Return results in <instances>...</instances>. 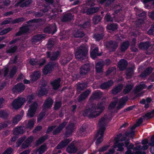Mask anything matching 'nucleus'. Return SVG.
<instances>
[{"instance_id": "nucleus-1", "label": "nucleus", "mask_w": 154, "mask_h": 154, "mask_svg": "<svg viewBox=\"0 0 154 154\" xmlns=\"http://www.w3.org/2000/svg\"><path fill=\"white\" fill-rule=\"evenodd\" d=\"M105 109L103 103H98L96 107H91L84 110L83 113L84 116H88L90 118H94L97 116Z\"/></svg>"}, {"instance_id": "nucleus-44", "label": "nucleus", "mask_w": 154, "mask_h": 154, "mask_svg": "<svg viewBox=\"0 0 154 154\" xmlns=\"http://www.w3.org/2000/svg\"><path fill=\"white\" fill-rule=\"evenodd\" d=\"M47 149V147L45 145H42L37 149V152L38 154H42Z\"/></svg>"}, {"instance_id": "nucleus-9", "label": "nucleus", "mask_w": 154, "mask_h": 154, "mask_svg": "<svg viewBox=\"0 0 154 154\" xmlns=\"http://www.w3.org/2000/svg\"><path fill=\"white\" fill-rule=\"evenodd\" d=\"M70 140L69 139H66L61 141L55 148L53 151L54 152L58 153L57 150L58 149L62 148L66 146L69 142Z\"/></svg>"}, {"instance_id": "nucleus-42", "label": "nucleus", "mask_w": 154, "mask_h": 154, "mask_svg": "<svg viewBox=\"0 0 154 154\" xmlns=\"http://www.w3.org/2000/svg\"><path fill=\"white\" fill-rule=\"evenodd\" d=\"M87 87V83H83L79 84L77 86V90L79 91H82Z\"/></svg>"}, {"instance_id": "nucleus-50", "label": "nucleus", "mask_w": 154, "mask_h": 154, "mask_svg": "<svg viewBox=\"0 0 154 154\" xmlns=\"http://www.w3.org/2000/svg\"><path fill=\"white\" fill-rule=\"evenodd\" d=\"M47 138V136H44L38 139L36 142V144L39 145L44 142Z\"/></svg>"}, {"instance_id": "nucleus-34", "label": "nucleus", "mask_w": 154, "mask_h": 154, "mask_svg": "<svg viewBox=\"0 0 154 154\" xmlns=\"http://www.w3.org/2000/svg\"><path fill=\"white\" fill-rule=\"evenodd\" d=\"M73 16L70 13H67L64 15L62 21L66 22L71 20L73 18Z\"/></svg>"}, {"instance_id": "nucleus-13", "label": "nucleus", "mask_w": 154, "mask_h": 154, "mask_svg": "<svg viewBox=\"0 0 154 154\" xmlns=\"http://www.w3.org/2000/svg\"><path fill=\"white\" fill-rule=\"evenodd\" d=\"M128 100L127 97H123L119 100L117 106V110H119L124 106Z\"/></svg>"}, {"instance_id": "nucleus-26", "label": "nucleus", "mask_w": 154, "mask_h": 154, "mask_svg": "<svg viewBox=\"0 0 154 154\" xmlns=\"http://www.w3.org/2000/svg\"><path fill=\"white\" fill-rule=\"evenodd\" d=\"M60 79L58 78L57 80H55L51 82V84L54 89L56 90L60 87Z\"/></svg>"}, {"instance_id": "nucleus-24", "label": "nucleus", "mask_w": 154, "mask_h": 154, "mask_svg": "<svg viewBox=\"0 0 154 154\" xmlns=\"http://www.w3.org/2000/svg\"><path fill=\"white\" fill-rule=\"evenodd\" d=\"M123 85L122 84H119L118 86L114 87L111 90L112 93L114 95H116L122 89Z\"/></svg>"}, {"instance_id": "nucleus-25", "label": "nucleus", "mask_w": 154, "mask_h": 154, "mask_svg": "<svg viewBox=\"0 0 154 154\" xmlns=\"http://www.w3.org/2000/svg\"><path fill=\"white\" fill-rule=\"evenodd\" d=\"M98 47H95L91 52V56L93 59L95 58L97 56H100L101 55V53H98Z\"/></svg>"}, {"instance_id": "nucleus-2", "label": "nucleus", "mask_w": 154, "mask_h": 154, "mask_svg": "<svg viewBox=\"0 0 154 154\" xmlns=\"http://www.w3.org/2000/svg\"><path fill=\"white\" fill-rule=\"evenodd\" d=\"M88 47L84 45H81L77 49L75 53V57L77 59L83 60L87 59V55L88 54Z\"/></svg>"}, {"instance_id": "nucleus-43", "label": "nucleus", "mask_w": 154, "mask_h": 154, "mask_svg": "<svg viewBox=\"0 0 154 154\" xmlns=\"http://www.w3.org/2000/svg\"><path fill=\"white\" fill-rule=\"evenodd\" d=\"M133 86L134 85H127L123 90V93L125 94L128 93L132 89Z\"/></svg>"}, {"instance_id": "nucleus-57", "label": "nucleus", "mask_w": 154, "mask_h": 154, "mask_svg": "<svg viewBox=\"0 0 154 154\" xmlns=\"http://www.w3.org/2000/svg\"><path fill=\"white\" fill-rule=\"evenodd\" d=\"M135 134V132L134 131H131V132H126L125 133V135L127 137H133Z\"/></svg>"}, {"instance_id": "nucleus-29", "label": "nucleus", "mask_w": 154, "mask_h": 154, "mask_svg": "<svg viewBox=\"0 0 154 154\" xmlns=\"http://www.w3.org/2000/svg\"><path fill=\"white\" fill-rule=\"evenodd\" d=\"M66 122H63L62 124L60 125L58 127L53 131V134H57L59 133L66 125Z\"/></svg>"}, {"instance_id": "nucleus-19", "label": "nucleus", "mask_w": 154, "mask_h": 154, "mask_svg": "<svg viewBox=\"0 0 154 154\" xmlns=\"http://www.w3.org/2000/svg\"><path fill=\"white\" fill-rule=\"evenodd\" d=\"M127 65V61L125 60L122 59L119 62L118 66L120 70H123L126 69Z\"/></svg>"}, {"instance_id": "nucleus-62", "label": "nucleus", "mask_w": 154, "mask_h": 154, "mask_svg": "<svg viewBox=\"0 0 154 154\" xmlns=\"http://www.w3.org/2000/svg\"><path fill=\"white\" fill-rule=\"evenodd\" d=\"M61 102L60 101L56 102L54 105V108L55 110H57L61 106Z\"/></svg>"}, {"instance_id": "nucleus-59", "label": "nucleus", "mask_w": 154, "mask_h": 154, "mask_svg": "<svg viewBox=\"0 0 154 154\" xmlns=\"http://www.w3.org/2000/svg\"><path fill=\"white\" fill-rule=\"evenodd\" d=\"M31 2V0H28L26 2L22 3L21 5L20 6L22 7L27 6L29 5Z\"/></svg>"}, {"instance_id": "nucleus-49", "label": "nucleus", "mask_w": 154, "mask_h": 154, "mask_svg": "<svg viewBox=\"0 0 154 154\" xmlns=\"http://www.w3.org/2000/svg\"><path fill=\"white\" fill-rule=\"evenodd\" d=\"M84 35V33L79 30L77 31L74 35V36L76 38L82 37Z\"/></svg>"}, {"instance_id": "nucleus-3", "label": "nucleus", "mask_w": 154, "mask_h": 154, "mask_svg": "<svg viewBox=\"0 0 154 154\" xmlns=\"http://www.w3.org/2000/svg\"><path fill=\"white\" fill-rule=\"evenodd\" d=\"M109 115L106 114L99 120L98 124V130L104 131L105 130L106 126L109 121Z\"/></svg>"}, {"instance_id": "nucleus-58", "label": "nucleus", "mask_w": 154, "mask_h": 154, "mask_svg": "<svg viewBox=\"0 0 154 154\" xmlns=\"http://www.w3.org/2000/svg\"><path fill=\"white\" fill-rule=\"evenodd\" d=\"M27 99L28 100V102L26 105L25 107H28V104H30L32 103V100L34 99L32 95H29L27 97Z\"/></svg>"}, {"instance_id": "nucleus-64", "label": "nucleus", "mask_w": 154, "mask_h": 154, "mask_svg": "<svg viewBox=\"0 0 154 154\" xmlns=\"http://www.w3.org/2000/svg\"><path fill=\"white\" fill-rule=\"evenodd\" d=\"M148 33L149 35L154 34V25H152L148 31Z\"/></svg>"}, {"instance_id": "nucleus-11", "label": "nucleus", "mask_w": 154, "mask_h": 154, "mask_svg": "<svg viewBox=\"0 0 154 154\" xmlns=\"http://www.w3.org/2000/svg\"><path fill=\"white\" fill-rule=\"evenodd\" d=\"M56 26L55 24L47 26L44 29V32L46 33L54 34L56 32Z\"/></svg>"}, {"instance_id": "nucleus-28", "label": "nucleus", "mask_w": 154, "mask_h": 154, "mask_svg": "<svg viewBox=\"0 0 154 154\" xmlns=\"http://www.w3.org/2000/svg\"><path fill=\"white\" fill-rule=\"evenodd\" d=\"M134 66L131 68H129L127 69L126 72V78L127 79H129L131 77L134 73Z\"/></svg>"}, {"instance_id": "nucleus-37", "label": "nucleus", "mask_w": 154, "mask_h": 154, "mask_svg": "<svg viewBox=\"0 0 154 154\" xmlns=\"http://www.w3.org/2000/svg\"><path fill=\"white\" fill-rule=\"evenodd\" d=\"M24 132L23 128L21 127L16 128L14 129L13 133L15 135L23 134Z\"/></svg>"}, {"instance_id": "nucleus-30", "label": "nucleus", "mask_w": 154, "mask_h": 154, "mask_svg": "<svg viewBox=\"0 0 154 154\" xmlns=\"http://www.w3.org/2000/svg\"><path fill=\"white\" fill-rule=\"evenodd\" d=\"M48 87L47 86H43L41 87L39 90L38 94L39 95L42 96L47 94L48 91Z\"/></svg>"}, {"instance_id": "nucleus-36", "label": "nucleus", "mask_w": 154, "mask_h": 154, "mask_svg": "<svg viewBox=\"0 0 154 154\" xmlns=\"http://www.w3.org/2000/svg\"><path fill=\"white\" fill-rule=\"evenodd\" d=\"M35 121V120L34 119L29 120L26 125V128L31 129L33 127Z\"/></svg>"}, {"instance_id": "nucleus-31", "label": "nucleus", "mask_w": 154, "mask_h": 154, "mask_svg": "<svg viewBox=\"0 0 154 154\" xmlns=\"http://www.w3.org/2000/svg\"><path fill=\"white\" fill-rule=\"evenodd\" d=\"M146 87L147 86L145 84H140L136 86L134 90V92L135 93H137L143 89L146 88Z\"/></svg>"}, {"instance_id": "nucleus-17", "label": "nucleus", "mask_w": 154, "mask_h": 154, "mask_svg": "<svg viewBox=\"0 0 154 154\" xmlns=\"http://www.w3.org/2000/svg\"><path fill=\"white\" fill-rule=\"evenodd\" d=\"M91 92V91L88 89L82 94H81L79 97L78 101L80 102L84 100L89 95Z\"/></svg>"}, {"instance_id": "nucleus-56", "label": "nucleus", "mask_w": 154, "mask_h": 154, "mask_svg": "<svg viewBox=\"0 0 154 154\" xmlns=\"http://www.w3.org/2000/svg\"><path fill=\"white\" fill-rule=\"evenodd\" d=\"M105 20L107 22H112L113 21V19L111 17L110 14L108 13L105 17Z\"/></svg>"}, {"instance_id": "nucleus-38", "label": "nucleus", "mask_w": 154, "mask_h": 154, "mask_svg": "<svg viewBox=\"0 0 154 154\" xmlns=\"http://www.w3.org/2000/svg\"><path fill=\"white\" fill-rule=\"evenodd\" d=\"M150 44L149 42L140 43L139 45V47L141 49H147L149 46Z\"/></svg>"}, {"instance_id": "nucleus-4", "label": "nucleus", "mask_w": 154, "mask_h": 154, "mask_svg": "<svg viewBox=\"0 0 154 154\" xmlns=\"http://www.w3.org/2000/svg\"><path fill=\"white\" fill-rule=\"evenodd\" d=\"M58 64L56 62H50L45 66L43 69V73L45 75L50 73L56 67H58Z\"/></svg>"}, {"instance_id": "nucleus-41", "label": "nucleus", "mask_w": 154, "mask_h": 154, "mask_svg": "<svg viewBox=\"0 0 154 154\" xmlns=\"http://www.w3.org/2000/svg\"><path fill=\"white\" fill-rule=\"evenodd\" d=\"M124 146V144L123 143H114L113 146L114 148H118L117 149L118 151H121L124 150V148L123 147Z\"/></svg>"}, {"instance_id": "nucleus-48", "label": "nucleus", "mask_w": 154, "mask_h": 154, "mask_svg": "<svg viewBox=\"0 0 154 154\" xmlns=\"http://www.w3.org/2000/svg\"><path fill=\"white\" fill-rule=\"evenodd\" d=\"M117 28V25L116 24H111L107 25V28L108 29L114 31Z\"/></svg>"}, {"instance_id": "nucleus-20", "label": "nucleus", "mask_w": 154, "mask_h": 154, "mask_svg": "<svg viewBox=\"0 0 154 154\" xmlns=\"http://www.w3.org/2000/svg\"><path fill=\"white\" fill-rule=\"evenodd\" d=\"M53 101L51 98H48L45 101L44 104H43L44 110L46 108H50L53 103Z\"/></svg>"}, {"instance_id": "nucleus-7", "label": "nucleus", "mask_w": 154, "mask_h": 154, "mask_svg": "<svg viewBox=\"0 0 154 154\" xmlns=\"http://www.w3.org/2000/svg\"><path fill=\"white\" fill-rule=\"evenodd\" d=\"M104 45L110 52H113L116 50L118 47V43L112 41L106 43Z\"/></svg>"}, {"instance_id": "nucleus-39", "label": "nucleus", "mask_w": 154, "mask_h": 154, "mask_svg": "<svg viewBox=\"0 0 154 154\" xmlns=\"http://www.w3.org/2000/svg\"><path fill=\"white\" fill-rule=\"evenodd\" d=\"M17 46H12L8 47L6 49V53H8L13 54L17 50Z\"/></svg>"}, {"instance_id": "nucleus-52", "label": "nucleus", "mask_w": 154, "mask_h": 154, "mask_svg": "<svg viewBox=\"0 0 154 154\" xmlns=\"http://www.w3.org/2000/svg\"><path fill=\"white\" fill-rule=\"evenodd\" d=\"M101 17L99 16H95L93 19V22L94 24H96L101 20Z\"/></svg>"}, {"instance_id": "nucleus-22", "label": "nucleus", "mask_w": 154, "mask_h": 154, "mask_svg": "<svg viewBox=\"0 0 154 154\" xmlns=\"http://www.w3.org/2000/svg\"><path fill=\"white\" fill-rule=\"evenodd\" d=\"M129 45V42L128 41L123 42L120 45V49L122 52H125L127 50Z\"/></svg>"}, {"instance_id": "nucleus-18", "label": "nucleus", "mask_w": 154, "mask_h": 154, "mask_svg": "<svg viewBox=\"0 0 154 154\" xmlns=\"http://www.w3.org/2000/svg\"><path fill=\"white\" fill-rule=\"evenodd\" d=\"M45 36L43 34H38L33 36L32 39L33 43H35L40 41L45 38Z\"/></svg>"}, {"instance_id": "nucleus-60", "label": "nucleus", "mask_w": 154, "mask_h": 154, "mask_svg": "<svg viewBox=\"0 0 154 154\" xmlns=\"http://www.w3.org/2000/svg\"><path fill=\"white\" fill-rule=\"evenodd\" d=\"M10 28H7L6 29L0 32V35H3L8 32L9 31L11 30Z\"/></svg>"}, {"instance_id": "nucleus-47", "label": "nucleus", "mask_w": 154, "mask_h": 154, "mask_svg": "<svg viewBox=\"0 0 154 154\" xmlns=\"http://www.w3.org/2000/svg\"><path fill=\"white\" fill-rule=\"evenodd\" d=\"M45 62V61L44 60L42 63H39L38 62H37L35 60L33 59H31L29 61V63L30 64L32 65H35L38 64H40V65L42 66L43 65Z\"/></svg>"}, {"instance_id": "nucleus-23", "label": "nucleus", "mask_w": 154, "mask_h": 154, "mask_svg": "<svg viewBox=\"0 0 154 154\" xmlns=\"http://www.w3.org/2000/svg\"><path fill=\"white\" fill-rule=\"evenodd\" d=\"M103 66V62L101 61H99L96 64L95 69L97 73H100L102 72Z\"/></svg>"}, {"instance_id": "nucleus-32", "label": "nucleus", "mask_w": 154, "mask_h": 154, "mask_svg": "<svg viewBox=\"0 0 154 154\" xmlns=\"http://www.w3.org/2000/svg\"><path fill=\"white\" fill-rule=\"evenodd\" d=\"M113 84V82L112 80H110L108 82L102 84L100 86L101 89H106L112 86Z\"/></svg>"}, {"instance_id": "nucleus-46", "label": "nucleus", "mask_w": 154, "mask_h": 154, "mask_svg": "<svg viewBox=\"0 0 154 154\" xmlns=\"http://www.w3.org/2000/svg\"><path fill=\"white\" fill-rule=\"evenodd\" d=\"M100 93L97 92H94L90 98V100H93L98 98L100 97Z\"/></svg>"}, {"instance_id": "nucleus-33", "label": "nucleus", "mask_w": 154, "mask_h": 154, "mask_svg": "<svg viewBox=\"0 0 154 154\" xmlns=\"http://www.w3.org/2000/svg\"><path fill=\"white\" fill-rule=\"evenodd\" d=\"M99 9L98 7H94L88 9L86 12L88 15L94 14L97 12Z\"/></svg>"}, {"instance_id": "nucleus-6", "label": "nucleus", "mask_w": 154, "mask_h": 154, "mask_svg": "<svg viewBox=\"0 0 154 154\" xmlns=\"http://www.w3.org/2000/svg\"><path fill=\"white\" fill-rule=\"evenodd\" d=\"M26 101L24 98L18 97L13 101L12 105L14 108L18 109L20 108Z\"/></svg>"}, {"instance_id": "nucleus-53", "label": "nucleus", "mask_w": 154, "mask_h": 154, "mask_svg": "<svg viewBox=\"0 0 154 154\" xmlns=\"http://www.w3.org/2000/svg\"><path fill=\"white\" fill-rule=\"evenodd\" d=\"M8 116V114L6 112L3 110L0 111V117L3 119H6Z\"/></svg>"}, {"instance_id": "nucleus-21", "label": "nucleus", "mask_w": 154, "mask_h": 154, "mask_svg": "<svg viewBox=\"0 0 154 154\" xmlns=\"http://www.w3.org/2000/svg\"><path fill=\"white\" fill-rule=\"evenodd\" d=\"M29 30V26L23 27L20 29V30L16 33L15 35L16 36H19L24 33L28 32Z\"/></svg>"}, {"instance_id": "nucleus-5", "label": "nucleus", "mask_w": 154, "mask_h": 154, "mask_svg": "<svg viewBox=\"0 0 154 154\" xmlns=\"http://www.w3.org/2000/svg\"><path fill=\"white\" fill-rule=\"evenodd\" d=\"M17 70V68L15 66L10 70H9L8 67H5L4 69V76L8 78H12L16 72Z\"/></svg>"}, {"instance_id": "nucleus-12", "label": "nucleus", "mask_w": 154, "mask_h": 154, "mask_svg": "<svg viewBox=\"0 0 154 154\" xmlns=\"http://www.w3.org/2000/svg\"><path fill=\"white\" fill-rule=\"evenodd\" d=\"M104 132L102 131L98 130L95 137L96 138H97L96 143L97 145L100 144L103 141Z\"/></svg>"}, {"instance_id": "nucleus-15", "label": "nucleus", "mask_w": 154, "mask_h": 154, "mask_svg": "<svg viewBox=\"0 0 154 154\" xmlns=\"http://www.w3.org/2000/svg\"><path fill=\"white\" fill-rule=\"evenodd\" d=\"M59 55V51L54 52L52 54H51L50 52H47V58H50V60H54L57 59Z\"/></svg>"}, {"instance_id": "nucleus-35", "label": "nucleus", "mask_w": 154, "mask_h": 154, "mask_svg": "<svg viewBox=\"0 0 154 154\" xmlns=\"http://www.w3.org/2000/svg\"><path fill=\"white\" fill-rule=\"evenodd\" d=\"M67 151L69 153H74L77 151V148L74 145H70L66 148Z\"/></svg>"}, {"instance_id": "nucleus-40", "label": "nucleus", "mask_w": 154, "mask_h": 154, "mask_svg": "<svg viewBox=\"0 0 154 154\" xmlns=\"http://www.w3.org/2000/svg\"><path fill=\"white\" fill-rule=\"evenodd\" d=\"M23 116V115H17L14 116L13 119V123L14 124H16L20 120Z\"/></svg>"}, {"instance_id": "nucleus-63", "label": "nucleus", "mask_w": 154, "mask_h": 154, "mask_svg": "<svg viewBox=\"0 0 154 154\" xmlns=\"http://www.w3.org/2000/svg\"><path fill=\"white\" fill-rule=\"evenodd\" d=\"M24 21V18L23 17H21L14 20L13 21V22L14 23H18L20 22H23Z\"/></svg>"}, {"instance_id": "nucleus-61", "label": "nucleus", "mask_w": 154, "mask_h": 154, "mask_svg": "<svg viewBox=\"0 0 154 154\" xmlns=\"http://www.w3.org/2000/svg\"><path fill=\"white\" fill-rule=\"evenodd\" d=\"M45 112H42L38 116V121H40L45 116Z\"/></svg>"}, {"instance_id": "nucleus-45", "label": "nucleus", "mask_w": 154, "mask_h": 154, "mask_svg": "<svg viewBox=\"0 0 154 154\" xmlns=\"http://www.w3.org/2000/svg\"><path fill=\"white\" fill-rule=\"evenodd\" d=\"M41 73L39 71L34 72L32 77V80L33 81H35L38 79L40 77Z\"/></svg>"}, {"instance_id": "nucleus-16", "label": "nucleus", "mask_w": 154, "mask_h": 154, "mask_svg": "<svg viewBox=\"0 0 154 154\" xmlns=\"http://www.w3.org/2000/svg\"><path fill=\"white\" fill-rule=\"evenodd\" d=\"M74 129V125L73 123H70L66 127V135L67 137H68L72 133L73 130Z\"/></svg>"}, {"instance_id": "nucleus-54", "label": "nucleus", "mask_w": 154, "mask_h": 154, "mask_svg": "<svg viewBox=\"0 0 154 154\" xmlns=\"http://www.w3.org/2000/svg\"><path fill=\"white\" fill-rule=\"evenodd\" d=\"M54 42L51 39H49L47 45V48L48 49H51L54 45Z\"/></svg>"}, {"instance_id": "nucleus-10", "label": "nucleus", "mask_w": 154, "mask_h": 154, "mask_svg": "<svg viewBox=\"0 0 154 154\" xmlns=\"http://www.w3.org/2000/svg\"><path fill=\"white\" fill-rule=\"evenodd\" d=\"M90 70V66L88 64H84L80 69V73L81 76H84L87 74Z\"/></svg>"}, {"instance_id": "nucleus-51", "label": "nucleus", "mask_w": 154, "mask_h": 154, "mask_svg": "<svg viewBox=\"0 0 154 154\" xmlns=\"http://www.w3.org/2000/svg\"><path fill=\"white\" fill-rule=\"evenodd\" d=\"M103 36L102 33L100 34H95L94 35V38L96 40L99 41L101 39Z\"/></svg>"}, {"instance_id": "nucleus-55", "label": "nucleus", "mask_w": 154, "mask_h": 154, "mask_svg": "<svg viewBox=\"0 0 154 154\" xmlns=\"http://www.w3.org/2000/svg\"><path fill=\"white\" fill-rule=\"evenodd\" d=\"M26 138L25 136H23L20 138L17 143L16 146L17 147H19L22 143L26 139Z\"/></svg>"}, {"instance_id": "nucleus-8", "label": "nucleus", "mask_w": 154, "mask_h": 154, "mask_svg": "<svg viewBox=\"0 0 154 154\" xmlns=\"http://www.w3.org/2000/svg\"><path fill=\"white\" fill-rule=\"evenodd\" d=\"M29 108L28 111L27 116L30 118L34 116L38 107V104L36 102H34L29 106Z\"/></svg>"}, {"instance_id": "nucleus-27", "label": "nucleus", "mask_w": 154, "mask_h": 154, "mask_svg": "<svg viewBox=\"0 0 154 154\" xmlns=\"http://www.w3.org/2000/svg\"><path fill=\"white\" fill-rule=\"evenodd\" d=\"M152 70V68L151 67H149L141 74L140 76L143 78L146 77L147 75L151 73Z\"/></svg>"}, {"instance_id": "nucleus-14", "label": "nucleus", "mask_w": 154, "mask_h": 154, "mask_svg": "<svg viewBox=\"0 0 154 154\" xmlns=\"http://www.w3.org/2000/svg\"><path fill=\"white\" fill-rule=\"evenodd\" d=\"M25 88V86L22 83L17 84L12 89L13 91L21 92Z\"/></svg>"}]
</instances>
